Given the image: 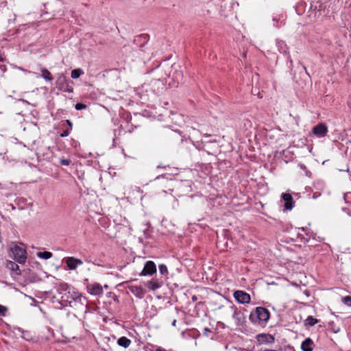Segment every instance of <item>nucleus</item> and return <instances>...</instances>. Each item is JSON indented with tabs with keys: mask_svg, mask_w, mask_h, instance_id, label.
Instances as JSON below:
<instances>
[{
	"mask_svg": "<svg viewBox=\"0 0 351 351\" xmlns=\"http://www.w3.org/2000/svg\"><path fill=\"white\" fill-rule=\"evenodd\" d=\"M58 300L62 307L71 306L78 308L84 307L85 312L88 310V300L86 297L74 288H71L67 283L61 282L56 287Z\"/></svg>",
	"mask_w": 351,
	"mask_h": 351,
	"instance_id": "nucleus-1",
	"label": "nucleus"
},
{
	"mask_svg": "<svg viewBox=\"0 0 351 351\" xmlns=\"http://www.w3.org/2000/svg\"><path fill=\"white\" fill-rule=\"evenodd\" d=\"M270 317L269 311L261 306L256 307L249 316V319L254 324H265Z\"/></svg>",
	"mask_w": 351,
	"mask_h": 351,
	"instance_id": "nucleus-2",
	"label": "nucleus"
},
{
	"mask_svg": "<svg viewBox=\"0 0 351 351\" xmlns=\"http://www.w3.org/2000/svg\"><path fill=\"white\" fill-rule=\"evenodd\" d=\"M12 257L19 264H24L27 260V252L21 243H13L10 247Z\"/></svg>",
	"mask_w": 351,
	"mask_h": 351,
	"instance_id": "nucleus-3",
	"label": "nucleus"
},
{
	"mask_svg": "<svg viewBox=\"0 0 351 351\" xmlns=\"http://www.w3.org/2000/svg\"><path fill=\"white\" fill-rule=\"evenodd\" d=\"M71 83L72 82L66 79L63 73H59L57 75L56 86L58 90L66 93H73V89L70 85Z\"/></svg>",
	"mask_w": 351,
	"mask_h": 351,
	"instance_id": "nucleus-4",
	"label": "nucleus"
},
{
	"mask_svg": "<svg viewBox=\"0 0 351 351\" xmlns=\"http://www.w3.org/2000/svg\"><path fill=\"white\" fill-rule=\"evenodd\" d=\"M63 261L70 270H74L83 264V261L81 259L74 256L66 257L63 259Z\"/></svg>",
	"mask_w": 351,
	"mask_h": 351,
	"instance_id": "nucleus-5",
	"label": "nucleus"
},
{
	"mask_svg": "<svg viewBox=\"0 0 351 351\" xmlns=\"http://www.w3.org/2000/svg\"><path fill=\"white\" fill-rule=\"evenodd\" d=\"M235 300L240 304H248L250 302V295L243 291H236L234 293Z\"/></svg>",
	"mask_w": 351,
	"mask_h": 351,
	"instance_id": "nucleus-6",
	"label": "nucleus"
},
{
	"mask_svg": "<svg viewBox=\"0 0 351 351\" xmlns=\"http://www.w3.org/2000/svg\"><path fill=\"white\" fill-rule=\"evenodd\" d=\"M313 134L318 138L324 137L328 132L325 123H320L315 125L312 130Z\"/></svg>",
	"mask_w": 351,
	"mask_h": 351,
	"instance_id": "nucleus-7",
	"label": "nucleus"
},
{
	"mask_svg": "<svg viewBox=\"0 0 351 351\" xmlns=\"http://www.w3.org/2000/svg\"><path fill=\"white\" fill-rule=\"evenodd\" d=\"M281 202H284V208L286 210H291L295 206L292 196L289 193H282Z\"/></svg>",
	"mask_w": 351,
	"mask_h": 351,
	"instance_id": "nucleus-8",
	"label": "nucleus"
},
{
	"mask_svg": "<svg viewBox=\"0 0 351 351\" xmlns=\"http://www.w3.org/2000/svg\"><path fill=\"white\" fill-rule=\"evenodd\" d=\"M87 291L92 295H101L104 293L101 285L97 282L88 285L86 287Z\"/></svg>",
	"mask_w": 351,
	"mask_h": 351,
	"instance_id": "nucleus-9",
	"label": "nucleus"
},
{
	"mask_svg": "<svg viewBox=\"0 0 351 351\" xmlns=\"http://www.w3.org/2000/svg\"><path fill=\"white\" fill-rule=\"evenodd\" d=\"M156 272V267L155 263L152 261L145 263L143 269L141 273V276H151Z\"/></svg>",
	"mask_w": 351,
	"mask_h": 351,
	"instance_id": "nucleus-10",
	"label": "nucleus"
},
{
	"mask_svg": "<svg viewBox=\"0 0 351 351\" xmlns=\"http://www.w3.org/2000/svg\"><path fill=\"white\" fill-rule=\"evenodd\" d=\"M232 317L237 326H242L245 322V318L243 313L237 309L234 311Z\"/></svg>",
	"mask_w": 351,
	"mask_h": 351,
	"instance_id": "nucleus-11",
	"label": "nucleus"
},
{
	"mask_svg": "<svg viewBox=\"0 0 351 351\" xmlns=\"http://www.w3.org/2000/svg\"><path fill=\"white\" fill-rule=\"evenodd\" d=\"M130 292L138 298H142L145 295V290L141 286H130L129 287Z\"/></svg>",
	"mask_w": 351,
	"mask_h": 351,
	"instance_id": "nucleus-12",
	"label": "nucleus"
},
{
	"mask_svg": "<svg viewBox=\"0 0 351 351\" xmlns=\"http://www.w3.org/2000/svg\"><path fill=\"white\" fill-rule=\"evenodd\" d=\"M257 341L263 344L274 341V338L269 334H259L256 336Z\"/></svg>",
	"mask_w": 351,
	"mask_h": 351,
	"instance_id": "nucleus-13",
	"label": "nucleus"
},
{
	"mask_svg": "<svg viewBox=\"0 0 351 351\" xmlns=\"http://www.w3.org/2000/svg\"><path fill=\"white\" fill-rule=\"evenodd\" d=\"M314 343L313 341L308 337L301 344V349L302 351H313Z\"/></svg>",
	"mask_w": 351,
	"mask_h": 351,
	"instance_id": "nucleus-14",
	"label": "nucleus"
},
{
	"mask_svg": "<svg viewBox=\"0 0 351 351\" xmlns=\"http://www.w3.org/2000/svg\"><path fill=\"white\" fill-rule=\"evenodd\" d=\"M147 286L149 289L155 291L162 287V282H160L158 279L152 278L147 282Z\"/></svg>",
	"mask_w": 351,
	"mask_h": 351,
	"instance_id": "nucleus-15",
	"label": "nucleus"
},
{
	"mask_svg": "<svg viewBox=\"0 0 351 351\" xmlns=\"http://www.w3.org/2000/svg\"><path fill=\"white\" fill-rule=\"evenodd\" d=\"M131 343V340L126 337H121L117 341L118 345L124 348H128L130 346Z\"/></svg>",
	"mask_w": 351,
	"mask_h": 351,
	"instance_id": "nucleus-16",
	"label": "nucleus"
},
{
	"mask_svg": "<svg viewBox=\"0 0 351 351\" xmlns=\"http://www.w3.org/2000/svg\"><path fill=\"white\" fill-rule=\"evenodd\" d=\"M41 72V77L46 81V82H52L53 77L51 74V73L45 68H41L40 69Z\"/></svg>",
	"mask_w": 351,
	"mask_h": 351,
	"instance_id": "nucleus-17",
	"label": "nucleus"
},
{
	"mask_svg": "<svg viewBox=\"0 0 351 351\" xmlns=\"http://www.w3.org/2000/svg\"><path fill=\"white\" fill-rule=\"evenodd\" d=\"M276 46L280 53H286L287 52V47L284 41L277 40Z\"/></svg>",
	"mask_w": 351,
	"mask_h": 351,
	"instance_id": "nucleus-18",
	"label": "nucleus"
},
{
	"mask_svg": "<svg viewBox=\"0 0 351 351\" xmlns=\"http://www.w3.org/2000/svg\"><path fill=\"white\" fill-rule=\"evenodd\" d=\"M317 323H318V319L314 318L312 316H308L305 319V326H306L311 327V326H315Z\"/></svg>",
	"mask_w": 351,
	"mask_h": 351,
	"instance_id": "nucleus-19",
	"label": "nucleus"
},
{
	"mask_svg": "<svg viewBox=\"0 0 351 351\" xmlns=\"http://www.w3.org/2000/svg\"><path fill=\"white\" fill-rule=\"evenodd\" d=\"M328 328L334 333H337L340 331V327L337 326L334 322H328Z\"/></svg>",
	"mask_w": 351,
	"mask_h": 351,
	"instance_id": "nucleus-20",
	"label": "nucleus"
},
{
	"mask_svg": "<svg viewBox=\"0 0 351 351\" xmlns=\"http://www.w3.org/2000/svg\"><path fill=\"white\" fill-rule=\"evenodd\" d=\"M37 256L40 258L47 260L52 257V253L49 252H40L37 253Z\"/></svg>",
	"mask_w": 351,
	"mask_h": 351,
	"instance_id": "nucleus-21",
	"label": "nucleus"
},
{
	"mask_svg": "<svg viewBox=\"0 0 351 351\" xmlns=\"http://www.w3.org/2000/svg\"><path fill=\"white\" fill-rule=\"evenodd\" d=\"M83 73H84V71L81 69H74L71 71V77L73 79H77V78L80 77Z\"/></svg>",
	"mask_w": 351,
	"mask_h": 351,
	"instance_id": "nucleus-22",
	"label": "nucleus"
},
{
	"mask_svg": "<svg viewBox=\"0 0 351 351\" xmlns=\"http://www.w3.org/2000/svg\"><path fill=\"white\" fill-rule=\"evenodd\" d=\"M6 266L8 269L12 270V271H17L19 270V266L16 263L12 261H8L6 264Z\"/></svg>",
	"mask_w": 351,
	"mask_h": 351,
	"instance_id": "nucleus-23",
	"label": "nucleus"
},
{
	"mask_svg": "<svg viewBox=\"0 0 351 351\" xmlns=\"http://www.w3.org/2000/svg\"><path fill=\"white\" fill-rule=\"evenodd\" d=\"M159 271L162 275H165L168 274V269L167 266L164 264L159 265Z\"/></svg>",
	"mask_w": 351,
	"mask_h": 351,
	"instance_id": "nucleus-24",
	"label": "nucleus"
},
{
	"mask_svg": "<svg viewBox=\"0 0 351 351\" xmlns=\"http://www.w3.org/2000/svg\"><path fill=\"white\" fill-rule=\"evenodd\" d=\"M342 302L348 306H351V297L350 296H345L341 298Z\"/></svg>",
	"mask_w": 351,
	"mask_h": 351,
	"instance_id": "nucleus-25",
	"label": "nucleus"
},
{
	"mask_svg": "<svg viewBox=\"0 0 351 351\" xmlns=\"http://www.w3.org/2000/svg\"><path fill=\"white\" fill-rule=\"evenodd\" d=\"M15 68L19 69V70H20V71H23L25 73H32V74L34 75L36 77H39L38 74L35 73V72H32L30 71H28V70L25 69H23L22 67H20V66H15Z\"/></svg>",
	"mask_w": 351,
	"mask_h": 351,
	"instance_id": "nucleus-26",
	"label": "nucleus"
},
{
	"mask_svg": "<svg viewBox=\"0 0 351 351\" xmlns=\"http://www.w3.org/2000/svg\"><path fill=\"white\" fill-rule=\"evenodd\" d=\"M299 167L302 169L304 173H305V175L308 177H310L311 176V172L306 169V166L303 164H299Z\"/></svg>",
	"mask_w": 351,
	"mask_h": 351,
	"instance_id": "nucleus-27",
	"label": "nucleus"
},
{
	"mask_svg": "<svg viewBox=\"0 0 351 351\" xmlns=\"http://www.w3.org/2000/svg\"><path fill=\"white\" fill-rule=\"evenodd\" d=\"M8 311V308L5 306L0 304V315L5 316Z\"/></svg>",
	"mask_w": 351,
	"mask_h": 351,
	"instance_id": "nucleus-28",
	"label": "nucleus"
},
{
	"mask_svg": "<svg viewBox=\"0 0 351 351\" xmlns=\"http://www.w3.org/2000/svg\"><path fill=\"white\" fill-rule=\"evenodd\" d=\"M75 108L77 110H81L82 109H85L86 108V106L82 103H77L75 104Z\"/></svg>",
	"mask_w": 351,
	"mask_h": 351,
	"instance_id": "nucleus-29",
	"label": "nucleus"
},
{
	"mask_svg": "<svg viewBox=\"0 0 351 351\" xmlns=\"http://www.w3.org/2000/svg\"><path fill=\"white\" fill-rule=\"evenodd\" d=\"M60 162L62 165L68 166L70 165L71 160L69 159H61Z\"/></svg>",
	"mask_w": 351,
	"mask_h": 351,
	"instance_id": "nucleus-30",
	"label": "nucleus"
},
{
	"mask_svg": "<svg viewBox=\"0 0 351 351\" xmlns=\"http://www.w3.org/2000/svg\"><path fill=\"white\" fill-rule=\"evenodd\" d=\"M29 332H25V331H22V335H21V337L25 340H29Z\"/></svg>",
	"mask_w": 351,
	"mask_h": 351,
	"instance_id": "nucleus-31",
	"label": "nucleus"
},
{
	"mask_svg": "<svg viewBox=\"0 0 351 351\" xmlns=\"http://www.w3.org/2000/svg\"><path fill=\"white\" fill-rule=\"evenodd\" d=\"M70 131L69 130H65L62 132V133L60 134L61 137H66L69 135Z\"/></svg>",
	"mask_w": 351,
	"mask_h": 351,
	"instance_id": "nucleus-32",
	"label": "nucleus"
},
{
	"mask_svg": "<svg viewBox=\"0 0 351 351\" xmlns=\"http://www.w3.org/2000/svg\"><path fill=\"white\" fill-rule=\"evenodd\" d=\"M209 332H211V330H210V328H205L204 329V334L205 335H208V333H209Z\"/></svg>",
	"mask_w": 351,
	"mask_h": 351,
	"instance_id": "nucleus-33",
	"label": "nucleus"
},
{
	"mask_svg": "<svg viewBox=\"0 0 351 351\" xmlns=\"http://www.w3.org/2000/svg\"><path fill=\"white\" fill-rule=\"evenodd\" d=\"M5 59V56L3 54H0V62H3Z\"/></svg>",
	"mask_w": 351,
	"mask_h": 351,
	"instance_id": "nucleus-34",
	"label": "nucleus"
},
{
	"mask_svg": "<svg viewBox=\"0 0 351 351\" xmlns=\"http://www.w3.org/2000/svg\"><path fill=\"white\" fill-rule=\"evenodd\" d=\"M66 123L71 128L72 127V123L70 120H66Z\"/></svg>",
	"mask_w": 351,
	"mask_h": 351,
	"instance_id": "nucleus-35",
	"label": "nucleus"
},
{
	"mask_svg": "<svg viewBox=\"0 0 351 351\" xmlns=\"http://www.w3.org/2000/svg\"><path fill=\"white\" fill-rule=\"evenodd\" d=\"M156 351H167L165 349L162 348H158Z\"/></svg>",
	"mask_w": 351,
	"mask_h": 351,
	"instance_id": "nucleus-36",
	"label": "nucleus"
},
{
	"mask_svg": "<svg viewBox=\"0 0 351 351\" xmlns=\"http://www.w3.org/2000/svg\"><path fill=\"white\" fill-rule=\"evenodd\" d=\"M176 320H174V321L172 322V325H173V326H176Z\"/></svg>",
	"mask_w": 351,
	"mask_h": 351,
	"instance_id": "nucleus-37",
	"label": "nucleus"
}]
</instances>
